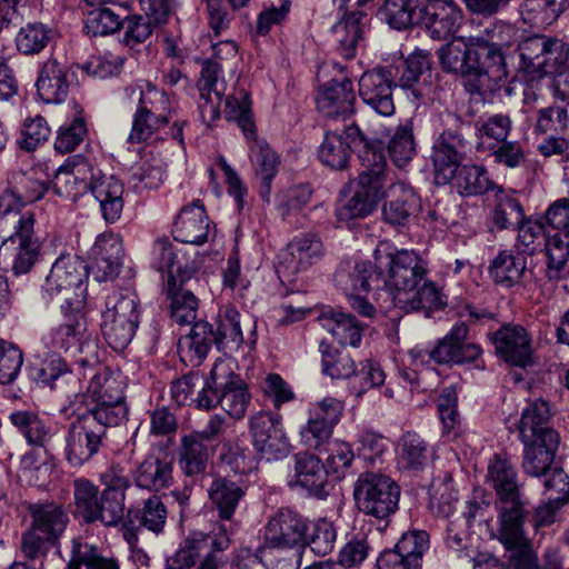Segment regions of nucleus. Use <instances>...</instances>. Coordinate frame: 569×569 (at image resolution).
Masks as SVG:
<instances>
[{"label":"nucleus","instance_id":"1","mask_svg":"<svg viewBox=\"0 0 569 569\" xmlns=\"http://www.w3.org/2000/svg\"><path fill=\"white\" fill-rule=\"evenodd\" d=\"M486 38H459L438 50L441 69L463 78V86L470 93L493 91L508 77L503 48L518 41L515 26L498 22L486 30Z\"/></svg>","mask_w":569,"mask_h":569},{"label":"nucleus","instance_id":"2","mask_svg":"<svg viewBox=\"0 0 569 569\" xmlns=\"http://www.w3.org/2000/svg\"><path fill=\"white\" fill-rule=\"evenodd\" d=\"M376 267L386 270L389 279V293L395 306L409 311L431 310L446 306L438 286L427 279L428 263L415 250L398 249L382 241L373 251Z\"/></svg>","mask_w":569,"mask_h":569},{"label":"nucleus","instance_id":"3","mask_svg":"<svg viewBox=\"0 0 569 569\" xmlns=\"http://www.w3.org/2000/svg\"><path fill=\"white\" fill-rule=\"evenodd\" d=\"M453 128H447L433 144L432 163L437 179L447 183L451 180L461 196H478L489 190L496 191L497 187L489 179L488 172L482 166H460L469 147L467 133L470 127L456 117Z\"/></svg>","mask_w":569,"mask_h":569},{"label":"nucleus","instance_id":"4","mask_svg":"<svg viewBox=\"0 0 569 569\" xmlns=\"http://www.w3.org/2000/svg\"><path fill=\"white\" fill-rule=\"evenodd\" d=\"M487 479L500 502V540L507 549L525 543L523 521L526 502L521 498L515 467L502 455H495L488 465Z\"/></svg>","mask_w":569,"mask_h":569},{"label":"nucleus","instance_id":"5","mask_svg":"<svg viewBox=\"0 0 569 569\" xmlns=\"http://www.w3.org/2000/svg\"><path fill=\"white\" fill-rule=\"evenodd\" d=\"M30 517L21 535V552L29 560L46 558L60 540L70 522L66 508L54 501L30 502L26 507Z\"/></svg>","mask_w":569,"mask_h":569},{"label":"nucleus","instance_id":"6","mask_svg":"<svg viewBox=\"0 0 569 569\" xmlns=\"http://www.w3.org/2000/svg\"><path fill=\"white\" fill-rule=\"evenodd\" d=\"M361 171L351 183L352 196L337 209L340 221L366 218L385 197L386 158L381 149H367L359 154Z\"/></svg>","mask_w":569,"mask_h":569},{"label":"nucleus","instance_id":"7","mask_svg":"<svg viewBox=\"0 0 569 569\" xmlns=\"http://www.w3.org/2000/svg\"><path fill=\"white\" fill-rule=\"evenodd\" d=\"M230 119L238 122L248 140H251L250 153L256 164L257 176L263 184L261 196H269L271 181L278 172L279 157L263 139H257L254 123L250 112L249 93L241 89L238 94L228 96L224 101Z\"/></svg>","mask_w":569,"mask_h":569},{"label":"nucleus","instance_id":"8","mask_svg":"<svg viewBox=\"0 0 569 569\" xmlns=\"http://www.w3.org/2000/svg\"><path fill=\"white\" fill-rule=\"evenodd\" d=\"M307 518L290 508H280L269 517L263 532V545L257 549V558L263 562L272 549L296 550V568L303 565L306 555Z\"/></svg>","mask_w":569,"mask_h":569},{"label":"nucleus","instance_id":"9","mask_svg":"<svg viewBox=\"0 0 569 569\" xmlns=\"http://www.w3.org/2000/svg\"><path fill=\"white\" fill-rule=\"evenodd\" d=\"M138 297L131 290L113 291L107 297L101 331L111 348L123 350L139 325Z\"/></svg>","mask_w":569,"mask_h":569},{"label":"nucleus","instance_id":"10","mask_svg":"<svg viewBox=\"0 0 569 569\" xmlns=\"http://www.w3.org/2000/svg\"><path fill=\"white\" fill-rule=\"evenodd\" d=\"M353 498L365 515L386 519L398 509L400 487L386 475L366 471L355 483Z\"/></svg>","mask_w":569,"mask_h":569},{"label":"nucleus","instance_id":"11","mask_svg":"<svg viewBox=\"0 0 569 569\" xmlns=\"http://www.w3.org/2000/svg\"><path fill=\"white\" fill-rule=\"evenodd\" d=\"M34 223V212H27L19 221L10 222L13 232L0 247V258L10 264L16 276L30 272L40 258L42 241Z\"/></svg>","mask_w":569,"mask_h":569},{"label":"nucleus","instance_id":"12","mask_svg":"<svg viewBox=\"0 0 569 569\" xmlns=\"http://www.w3.org/2000/svg\"><path fill=\"white\" fill-rule=\"evenodd\" d=\"M533 132L543 137L537 147L541 156H562L569 161V113L566 107L553 104L540 108Z\"/></svg>","mask_w":569,"mask_h":569},{"label":"nucleus","instance_id":"13","mask_svg":"<svg viewBox=\"0 0 569 569\" xmlns=\"http://www.w3.org/2000/svg\"><path fill=\"white\" fill-rule=\"evenodd\" d=\"M107 436L93 420L81 413L70 422L66 436L64 455L72 467H81L90 461L103 447Z\"/></svg>","mask_w":569,"mask_h":569},{"label":"nucleus","instance_id":"14","mask_svg":"<svg viewBox=\"0 0 569 569\" xmlns=\"http://www.w3.org/2000/svg\"><path fill=\"white\" fill-rule=\"evenodd\" d=\"M360 147H362L361 151L378 149L370 143L368 137L356 123H351L342 132L327 131L319 147L318 157L325 166L342 170L347 168L352 151Z\"/></svg>","mask_w":569,"mask_h":569},{"label":"nucleus","instance_id":"15","mask_svg":"<svg viewBox=\"0 0 569 569\" xmlns=\"http://www.w3.org/2000/svg\"><path fill=\"white\" fill-rule=\"evenodd\" d=\"M211 381L220 390V407L232 418L241 419L250 402L243 379L232 370V361L218 359L211 368Z\"/></svg>","mask_w":569,"mask_h":569},{"label":"nucleus","instance_id":"16","mask_svg":"<svg viewBox=\"0 0 569 569\" xmlns=\"http://www.w3.org/2000/svg\"><path fill=\"white\" fill-rule=\"evenodd\" d=\"M468 328L465 323L455 325L446 337L431 351L413 349L411 358L417 361L421 358L432 359L437 363H466L475 361L481 355V348L472 342H466Z\"/></svg>","mask_w":569,"mask_h":569},{"label":"nucleus","instance_id":"17","mask_svg":"<svg viewBox=\"0 0 569 569\" xmlns=\"http://www.w3.org/2000/svg\"><path fill=\"white\" fill-rule=\"evenodd\" d=\"M488 336L497 356L506 363L525 368L532 362V337L523 326L513 322L503 323Z\"/></svg>","mask_w":569,"mask_h":569},{"label":"nucleus","instance_id":"18","mask_svg":"<svg viewBox=\"0 0 569 569\" xmlns=\"http://www.w3.org/2000/svg\"><path fill=\"white\" fill-rule=\"evenodd\" d=\"M97 170L82 156L69 157L53 177V192L68 201H77L91 189Z\"/></svg>","mask_w":569,"mask_h":569},{"label":"nucleus","instance_id":"19","mask_svg":"<svg viewBox=\"0 0 569 569\" xmlns=\"http://www.w3.org/2000/svg\"><path fill=\"white\" fill-rule=\"evenodd\" d=\"M396 86L391 70L378 67L362 73L359 79V96L362 102L381 117H391L396 111L392 89Z\"/></svg>","mask_w":569,"mask_h":569},{"label":"nucleus","instance_id":"20","mask_svg":"<svg viewBox=\"0 0 569 569\" xmlns=\"http://www.w3.org/2000/svg\"><path fill=\"white\" fill-rule=\"evenodd\" d=\"M254 448L267 459L277 460L289 452V440L281 427V418L260 411L250 420Z\"/></svg>","mask_w":569,"mask_h":569},{"label":"nucleus","instance_id":"21","mask_svg":"<svg viewBox=\"0 0 569 569\" xmlns=\"http://www.w3.org/2000/svg\"><path fill=\"white\" fill-rule=\"evenodd\" d=\"M217 329L214 336L218 340V349L227 352L238 350L244 342L241 326L247 327V342L253 347L257 341V321L250 316L241 317L240 312L230 305L222 306L216 318Z\"/></svg>","mask_w":569,"mask_h":569},{"label":"nucleus","instance_id":"22","mask_svg":"<svg viewBox=\"0 0 569 569\" xmlns=\"http://www.w3.org/2000/svg\"><path fill=\"white\" fill-rule=\"evenodd\" d=\"M419 21L417 26L425 28L427 33L436 40H445L459 28L462 13L452 0H433L421 4L417 11Z\"/></svg>","mask_w":569,"mask_h":569},{"label":"nucleus","instance_id":"23","mask_svg":"<svg viewBox=\"0 0 569 569\" xmlns=\"http://www.w3.org/2000/svg\"><path fill=\"white\" fill-rule=\"evenodd\" d=\"M429 549V535L425 530L405 533L392 549L377 559L378 569H419L423 553Z\"/></svg>","mask_w":569,"mask_h":569},{"label":"nucleus","instance_id":"24","mask_svg":"<svg viewBox=\"0 0 569 569\" xmlns=\"http://www.w3.org/2000/svg\"><path fill=\"white\" fill-rule=\"evenodd\" d=\"M293 472L288 481L291 488H302L320 499H325L329 495V471L317 456L306 452L296 455Z\"/></svg>","mask_w":569,"mask_h":569},{"label":"nucleus","instance_id":"25","mask_svg":"<svg viewBox=\"0 0 569 569\" xmlns=\"http://www.w3.org/2000/svg\"><path fill=\"white\" fill-rule=\"evenodd\" d=\"M208 536L202 532L191 533L177 549L169 561L172 569H223L227 565L226 556L201 552L208 545Z\"/></svg>","mask_w":569,"mask_h":569},{"label":"nucleus","instance_id":"26","mask_svg":"<svg viewBox=\"0 0 569 569\" xmlns=\"http://www.w3.org/2000/svg\"><path fill=\"white\" fill-rule=\"evenodd\" d=\"M86 266L81 260L71 256L59 257L46 278L43 292L50 298L69 300V295L82 283Z\"/></svg>","mask_w":569,"mask_h":569},{"label":"nucleus","instance_id":"27","mask_svg":"<svg viewBox=\"0 0 569 569\" xmlns=\"http://www.w3.org/2000/svg\"><path fill=\"white\" fill-rule=\"evenodd\" d=\"M122 253V241L118 234L104 232L97 237L89 250V258L98 281H107L119 273Z\"/></svg>","mask_w":569,"mask_h":569},{"label":"nucleus","instance_id":"28","mask_svg":"<svg viewBox=\"0 0 569 569\" xmlns=\"http://www.w3.org/2000/svg\"><path fill=\"white\" fill-rule=\"evenodd\" d=\"M356 94L348 78L331 80L321 87L316 98L317 109L327 118H346L355 112Z\"/></svg>","mask_w":569,"mask_h":569},{"label":"nucleus","instance_id":"29","mask_svg":"<svg viewBox=\"0 0 569 569\" xmlns=\"http://www.w3.org/2000/svg\"><path fill=\"white\" fill-rule=\"evenodd\" d=\"M323 244L315 233L296 236L281 254V266L291 274L306 271L323 257Z\"/></svg>","mask_w":569,"mask_h":569},{"label":"nucleus","instance_id":"30","mask_svg":"<svg viewBox=\"0 0 569 569\" xmlns=\"http://www.w3.org/2000/svg\"><path fill=\"white\" fill-rule=\"evenodd\" d=\"M221 69L216 60H204L198 82L201 99L200 112L203 119L208 118L210 121L220 118V104L226 89L223 81H219Z\"/></svg>","mask_w":569,"mask_h":569},{"label":"nucleus","instance_id":"31","mask_svg":"<svg viewBox=\"0 0 569 569\" xmlns=\"http://www.w3.org/2000/svg\"><path fill=\"white\" fill-rule=\"evenodd\" d=\"M36 87L38 96L43 102H63L70 88L68 67L54 58L48 59L40 68Z\"/></svg>","mask_w":569,"mask_h":569},{"label":"nucleus","instance_id":"32","mask_svg":"<svg viewBox=\"0 0 569 569\" xmlns=\"http://www.w3.org/2000/svg\"><path fill=\"white\" fill-rule=\"evenodd\" d=\"M523 445L522 469L531 477H541L550 470L560 445L559 433L547 438L520 440Z\"/></svg>","mask_w":569,"mask_h":569},{"label":"nucleus","instance_id":"33","mask_svg":"<svg viewBox=\"0 0 569 569\" xmlns=\"http://www.w3.org/2000/svg\"><path fill=\"white\" fill-rule=\"evenodd\" d=\"M103 480L107 487L100 495L94 522L100 521L104 526H116L124 516V492L129 487V481L122 476L114 475H103Z\"/></svg>","mask_w":569,"mask_h":569},{"label":"nucleus","instance_id":"34","mask_svg":"<svg viewBox=\"0 0 569 569\" xmlns=\"http://www.w3.org/2000/svg\"><path fill=\"white\" fill-rule=\"evenodd\" d=\"M428 441L416 431L405 432L396 446L397 467L401 471L420 472L432 461Z\"/></svg>","mask_w":569,"mask_h":569},{"label":"nucleus","instance_id":"35","mask_svg":"<svg viewBox=\"0 0 569 569\" xmlns=\"http://www.w3.org/2000/svg\"><path fill=\"white\" fill-rule=\"evenodd\" d=\"M90 192L100 204L103 219L108 223L116 222L123 210V192L122 182L114 176H106L97 170Z\"/></svg>","mask_w":569,"mask_h":569},{"label":"nucleus","instance_id":"36","mask_svg":"<svg viewBox=\"0 0 569 569\" xmlns=\"http://www.w3.org/2000/svg\"><path fill=\"white\" fill-rule=\"evenodd\" d=\"M87 332V321L82 312L76 311L66 315L63 322L42 337L43 346L54 355L80 348Z\"/></svg>","mask_w":569,"mask_h":569},{"label":"nucleus","instance_id":"37","mask_svg":"<svg viewBox=\"0 0 569 569\" xmlns=\"http://www.w3.org/2000/svg\"><path fill=\"white\" fill-rule=\"evenodd\" d=\"M212 345L218 347L212 325L207 321L194 322L190 332L178 341V353L182 362L198 367L207 357Z\"/></svg>","mask_w":569,"mask_h":569},{"label":"nucleus","instance_id":"38","mask_svg":"<svg viewBox=\"0 0 569 569\" xmlns=\"http://www.w3.org/2000/svg\"><path fill=\"white\" fill-rule=\"evenodd\" d=\"M172 233L174 240L182 243H204L209 234V219L203 207L194 202L183 208L173 223Z\"/></svg>","mask_w":569,"mask_h":569},{"label":"nucleus","instance_id":"39","mask_svg":"<svg viewBox=\"0 0 569 569\" xmlns=\"http://www.w3.org/2000/svg\"><path fill=\"white\" fill-rule=\"evenodd\" d=\"M214 452L216 445L204 443L191 435L184 433L180 438L177 451L178 466L187 477L202 475L206 472Z\"/></svg>","mask_w":569,"mask_h":569},{"label":"nucleus","instance_id":"40","mask_svg":"<svg viewBox=\"0 0 569 569\" xmlns=\"http://www.w3.org/2000/svg\"><path fill=\"white\" fill-rule=\"evenodd\" d=\"M172 462L154 455L147 456L132 471L137 487L149 491H161L172 485Z\"/></svg>","mask_w":569,"mask_h":569},{"label":"nucleus","instance_id":"41","mask_svg":"<svg viewBox=\"0 0 569 569\" xmlns=\"http://www.w3.org/2000/svg\"><path fill=\"white\" fill-rule=\"evenodd\" d=\"M9 420L29 446L42 449L43 453L48 455L56 432L44 419L31 410H17L10 413Z\"/></svg>","mask_w":569,"mask_h":569},{"label":"nucleus","instance_id":"42","mask_svg":"<svg viewBox=\"0 0 569 569\" xmlns=\"http://www.w3.org/2000/svg\"><path fill=\"white\" fill-rule=\"evenodd\" d=\"M48 183L31 176H26L17 189L6 190L3 192V206L12 222L19 219L31 210H22L29 203H33L43 198L48 191Z\"/></svg>","mask_w":569,"mask_h":569},{"label":"nucleus","instance_id":"43","mask_svg":"<svg viewBox=\"0 0 569 569\" xmlns=\"http://www.w3.org/2000/svg\"><path fill=\"white\" fill-rule=\"evenodd\" d=\"M187 284L174 276H170L167 283L170 316L179 325H191L197 319L199 300Z\"/></svg>","mask_w":569,"mask_h":569},{"label":"nucleus","instance_id":"44","mask_svg":"<svg viewBox=\"0 0 569 569\" xmlns=\"http://www.w3.org/2000/svg\"><path fill=\"white\" fill-rule=\"evenodd\" d=\"M126 97L138 102V112L157 117L161 124L170 121L171 106L167 93L147 83L146 87L129 86L124 90Z\"/></svg>","mask_w":569,"mask_h":569},{"label":"nucleus","instance_id":"45","mask_svg":"<svg viewBox=\"0 0 569 569\" xmlns=\"http://www.w3.org/2000/svg\"><path fill=\"white\" fill-rule=\"evenodd\" d=\"M527 271V259L521 252L501 250L490 262L489 274L496 284L511 288L520 284Z\"/></svg>","mask_w":569,"mask_h":569},{"label":"nucleus","instance_id":"46","mask_svg":"<svg viewBox=\"0 0 569 569\" xmlns=\"http://www.w3.org/2000/svg\"><path fill=\"white\" fill-rule=\"evenodd\" d=\"M318 321L340 345L359 346L365 326L353 315L328 310L318 317Z\"/></svg>","mask_w":569,"mask_h":569},{"label":"nucleus","instance_id":"47","mask_svg":"<svg viewBox=\"0 0 569 569\" xmlns=\"http://www.w3.org/2000/svg\"><path fill=\"white\" fill-rule=\"evenodd\" d=\"M518 430L520 440L547 438L549 433H558L550 426V408L548 402L542 399L529 402L521 413Z\"/></svg>","mask_w":569,"mask_h":569},{"label":"nucleus","instance_id":"48","mask_svg":"<svg viewBox=\"0 0 569 569\" xmlns=\"http://www.w3.org/2000/svg\"><path fill=\"white\" fill-rule=\"evenodd\" d=\"M208 495L219 519L231 521L244 490L232 480L216 478L208 489Z\"/></svg>","mask_w":569,"mask_h":569},{"label":"nucleus","instance_id":"49","mask_svg":"<svg viewBox=\"0 0 569 569\" xmlns=\"http://www.w3.org/2000/svg\"><path fill=\"white\" fill-rule=\"evenodd\" d=\"M348 277L350 280V287L356 292H369L379 291L386 289L389 291V279L386 270L376 267V260L373 264L369 261L357 262L353 271L349 274L339 272L337 274L338 282L343 283V278Z\"/></svg>","mask_w":569,"mask_h":569},{"label":"nucleus","instance_id":"50","mask_svg":"<svg viewBox=\"0 0 569 569\" xmlns=\"http://www.w3.org/2000/svg\"><path fill=\"white\" fill-rule=\"evenodd\" d=\"M395 198L382 207V218L391 226H405L419 208V198L413 190L402 184L392 186Z\"/></svg>","mask_w":569,"mask_h":569},{"label":"nucleus","instance_id":"51","mask_svg":"<svg viewBox=\"0 0 569 569\" xmlns=\"http://www.w3.org/2000/svg\"><path fill=\"white\" fill-rule=\"evenodd\" d=\"M118 10L127 12L129 7L122 6V8H119L103 4L92 7L84 19V30L87 34L103 37L117 32L126 19Z\"/></svg>","mask_w":569,"mask_h":569},{"label":"nucleus","instance_id":"52","mask_svg":"<svg viewBox=\"0 0 569 569\" xmlns=\"http://www.w3.org/2000/svg\"><path fill=\"white\" fill-rule=\"evenodd\" d=\"M67 569H119L116 559L103 556L97 546L74 538Z\"/></svg>","mask_w":569,"mask_h":569},{"label":"nucleus","instance_id":"53","mask_svg":"<svg viewBox=\"0 0 569 569\" xmlns=\"http://www.w3.org/2000/svg\"><path fill=\"white\" fill-rule=\"evenodd\" d=\"M421 4L418 0H385L378 10V17L391 28L405 30L418 24L417 11L421 9Z\"/></svg>","mask_w":569,"mask_h":569},{"label":"nucleus","instance_id":"54","mask_svg":"<svg viewBox=\"0 0 569 569\" xmlns=\"http://www.w3.org/2000/svg\"><path fill=\"white\" fill-rule=\"evenodd\" d=\"M361 18V13L351 12L331 28L333 40L338 44L337 49L346 59H351L356 56L357 44L362 37Z\"/></svg>","mask_w":569,"mask_h":569},{"label":"nucleus","instance_id":"55","mask_svg":"<svg viewBox=\"0 0 569 569\" xmlns=\"http://www.w3.org/2000/svg\"><path fill=\"white\" fill-rule=\"evenodd\" d=\"M322 372L332 379H348L357 372L355 360L345 349L332 347L326 340L319 342Z\"/></svg>","mask_w":569,"mask_h":569},{"label":"nucleus","instance_id":"56","mask_svg":"<svg viewBox=\"0 0 569 569\" xmlns=\"http://www.w3.org/2000/svg\"><path fill=\"white\" fill-rule=\"evenodd\" d=\"M567 0H525L520 6L522 21L538 28L552 24L565 10Z\"/></svg>","mask_w":569,"mask_h":569},{"label":"nucleus","instance_id":"57","mask_svg":"<svg viewBox=\"0 0 569 569\" xmlns=\"http://www.w3.org/2000/svg\"><path fill=\"white\" fill-rule=\"evenodd\" d=\"M128 517L130 523H132L134 519L140 527L159 535L164 529L168 510L161 497L153 495L143 501L141 508H130L128 510Z\"/></svg>","mask_w":569,"mask_h":569},{"label":"nucleus","instance_id":"58","mask_svg":"<svg viewBox=\"0 0 569 569\" xmlns=\"http://www.w3.org/2000/svg\"><path fill=\"white\" fill-rule=\"evenodd\" d=\"M495 197L496 206L491 213L493 224L498 229L518 227L525 219L523 208L518 199L501 187H497Z\"/></svg>","mask_w":569,"mask_h":569},{"label":"nucleus","instance_id":"59","mask_svg":"<svg viewBox=\"0 0 569 569\" xmlns=\"http://www.w3.org/2000/svg\"><path fill=\"white\" fill-rule=\"evenodd\" d=\"M388 153L398 167L408 164L416 154V141L411 120L399 124L388 141Z\"/></svg>","mask_w":569,"mask_h":569},{"label":"nucleus","instance_id":"60","mask_svg":"<svg viewBox=\"0 0 569 569\" xmlns=\"http://www.w3.org/2000/svg\"><path fill=\"white\" fill-rule=\"evenodd\" d=\"M88 405H117L126 403L120 383L112 377L94 375L87 389Z\"/></svg>","mask_w":569,"mask_h":569},{"label":"nucleus","instance_id":"61","mask_svg":"<svg viewBox=\"0 0 569 569\" xmlns=\"http://www.w3.org/2000/svg\"><path fill=\"white\" fill-rule=\"evenodd\" d=\"M53 34L54 31L49 26L42 22H29L19 30L16 44L24 54L39 53L48 46Z\"/></svg>","mask_w":569,"mask_h":569},{"label":"nucleus","instance_id":"62","mask_svg":"<svg viewBox=\"0 0 569 569\" xmlns=\"http://www.w3.org/2000/svg\"><path fill=\"white\" fill-rule=\"evenodd\" d=\"M73 498L76 513L87 523L94 522L100 500L98 487L87 479H76L73 481Z\"/></svg>","mask_w":569,"mask_h":569},{"label":"nucleus","instance_id":"63","mask_svg":"<svg viewBox=\"0 0 569 569\" xmlns=\"http://www.w3.org/2000/svg\"><path fill=\"white\" fill-rule=\"evenodd\" d=\"M547 269L546 277L550 281L569 278V250L559 237H548L546 243Z\"/></svg>","mask_w":569,"mask_h":569},{"label":"nucleus","instance_id":"64","mask_svg":"<svg viewBox=\"0 0 569 569\" xmlns=\"http://www.w3.org/2000/svg\"><path fill=\"white\" fill-rule=\"evenodd\" d=\"M81 415L88 420H93L107 436L109 428L117 427L128 419V408L126 403L87 405V410Z\"/></svg>","mask_w":569,"mask_h":569}]
</instances>
